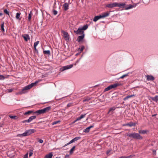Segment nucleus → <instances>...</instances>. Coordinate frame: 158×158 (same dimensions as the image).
Segmentation results:
<instances>
[{
	"mask_svg": "<svg viewBox=\"0 0 158 158\" xmlns=\"http://www.w3.org/2000/svg\"><path fill=\"white\" fill-rule=\"evenodd\" d=\"M29 113H30V111H28V112H26V113H25V114H29Z\"/></svg>",
	"mask_w": 158,
	"mask_h": 158,
	"instance_id": "obj_52",
	"label": "nucleus"
},
{
	"mask_svg": "<svg viewBox=\"0 0 158 158\" xmlns=\"http://www.w3.org/2000/svg\"><path fill=\"white\" fill-rule=\"evenodd\" d=\"M26 122H29V119H28V120H26L25 121H24L23 122V123H25Z\"/></svg>",
	"mask_w": 158,
	"mask_h": 158,
	"instance_id": "obj_51",
	"label": "nucleus"
},
{
	"mask_svg": "<svg viewBox=\"0 0 158 158\" xmlns=\"http://www.w3.org/2000/svg\"><path fill=\"white\" fill-rule=\"evenodd\" d=\"M121 85H122V84L121 83H116L108 86L107 88L105 89L104 91L105 92L107 91L112 89L118 86Z\"/></svg>",
	"mask_w": 158,
	"mask_h": 158,
	"instance_id": "obj_3",
	"label": "nucleus"
},
{
	"mask_svg": "<svg viewBox=\"0 0 158 158\" xmlns=\"http://www.w3.org/2000/svg\"><path fill=\"white\" fill-rule=\"evenodd\" d=\"M4 12L5 13L8 15H9V11L6 9H5L4 10Z\"/></svg>",
	"mask_w": 158,
	"mask_h": 158,
	"instance_id": "obj_42",
	"label": "nucleus"
},
{
	"mask_svg": "<svg viewBox=\"0 0 158 158\" xmlns=\"http://www.w3.org/2000/svg\"><path fill=\"white\" fill-rule=\"evenodd\" d=\"M28 19H30V14H28Z\"/></svg>",
	"mask_w": 158,
	"mask_h": 158,
	"instance_id": "obj_58",
	"label": "nucleus"
},
{
	"mask_svg": "<svg viewBox=\"0 0 158 158\" xmlns=\"http://www.w3.org/2000/svg\"><path fill=\"white\" fill-rule=\"evenodd\" d=\"M57 13L58 12L55 10H53V13L54 15H56L57 14Z\"/></svg>",
	"mask_w": 158,
	"mask_h": 158,
	"instance_id": "obj_39",
	"label": "nucleus"
},
{
	"mask_svg": "<svg viewBox=\"0 0 158 158\" xmlns=\"http://www.w3.org/2000/svg\"><path fill=\"white\" fill-rule=\"evenodd\" d=\"M88 27V26L87 24L84 25L81 28L83 31L87 29Z\"/></svg>",
	"mask_w": 158,
	"mask_h": 158,
	"instance_id": "obj_32",
	"label": "nucleus"
},
{
	"mask_svg": "<svg viewBox=\"0 0 158 158\" xmlns=\"http://www.w3.org/2000/svg\"><path fill=\"white\" fill-rule=\"evenodd\" d=\"M146 77L148 81H153L155 79L153 76L151 75H147L146 76Z\"/></svg>",
	"mask_w": 158,
	"mask_h": 158,
	"instance_id": "obj_13",
	"label": "nucleus"
},
{
	"mask_svg": "<svg viewBox=\"0 0 158 158\" xmlns=\"http://www.w3.org/2000/svg\"><path fill=\"white\" fill-rule=\"evenodd\" d=\"M115 109L116 108L114 107L110 108L108 111V113H111L112 114H113V111L115 110Z\"/></svg>",
	"mask_w": 158,
	"mask_h": 158,
	"instance_id": "obj_21",
	"label": "nucleus"
},
{
	"mask_svg": "<svg viewBox=\"0 0 158 158\" xmlns=\"http://www.w3.org/2000/svg\"><path fill=\"white\" fill-rule=\"evenodd\" d=\"M29 85H28L26 87H25V88H24L22 90L21 92H20V94H23L24 93H25V92H24V90H27L28 89H29Z\"/></svg>",
	"mask_w": 158,
	"mask_h": 158,
	"instance_id": "obj_17",
	"label": "nucleus"
},
{
	"mask_svg": "<svg viewBox=\"0 0 158 158\" xmlns=\"http://www.w3.org/2000/svg\"><path fill=\"white\" fill-rule=\"evenodd\" d=\"M51 107L50 106H48V107L44 108L43 109L40 110H38L35 112V114L38 115L41 114H44L46 112H48L51 109Z\"/></svg>",
	"mask_w": 158,
	"mask_h": 158,
	"instance_id": "obj_2",
	"label": "nucleus"
},
{
	"mask_svg": "<svg viewBox=\"0 0 158 158\" xmlns=\"http://www.w3.org/2000/svg\"><path fill=\"white\" fill-rule=\"evenodd\" d=\"M84 48V47L83 46H81L80 48H79L80 51L81 52L82 51Z\"/></svg>",
	"mask_w": 158,
	"mask_h": 158,
	"instance_id": "obj_43",
	"label": "nucleus"
},
{
	"mask_svg": "<svg viewBox=\"0 0 158 158\" xmlns=\"http://www.w3.org/2000/svg\"><path fill=\"white\" fill-rule=\"evenodd\" d=\"M73 66V64H70L69 65H67L65 66H64L60 69V71L61 72H63L64 70L67 69H68L72 68Z\"/></svg>",
	"mask_w": 158,
	"mask_h": 158,
	"instance_id": "obj_4",
	"label": "nucleus"
},
{
	"mask_svg": "<svg viewBox=\"0 0 158 158\" xmlns=\"http://www.w3.org/2000/svg\"><path fill=\"white\" fill-rule=\"evenodd\" d=\"M110 152V150L107 151L106 152V154L108 155H109L110 154H109Z\"/></svg>",
	"mask_w": 158,
	"mask_h": 158,
	"instance_id": "obj_48",
	"label": "nucleus"
},
{
	"mask_svg": "<svg viewBox=\"0 0 158 158\" xmlns=\"http://www.w3.org/2000/svg\"><path fill=\"white\" fill-rule=\"evenodd\" d=\"M13 90L12 89H8V91L9 92H11Z\"/></svg>",
	"mask_w": 158,
	"mask_h": 158,
	"instance_id": "obj_50",
	"label": "nucleus"
},
{
	"mask_svg": "<svg viewBox=\"0 0 158 158\" xmlns=\"http://www.w3.org/2000/svg\"><path fill=\"white\" fill-rule=\"evenodd\" d=\"M30 114H31V113H32V112L30 111Z\"/></svg>",
	"mask_w": 158,
	"mask_h": 158,
	"instance_id": "obj_60",
	"label": "nucleus"
},
{
	"mask_svg": "<svg viewBox=\"0 0 158 158\" xmlns=\"http://www.w3.org/2000/svg\"><path fill=\"white\" fill-rule=\"evenodd\" d=\"M81 138V137H77L74 138L73 139L75 141Z\"/></svg>",
	"mask_w": 158,
	"mask_h": 158,
	"instance_id": "obj_38",
	"label": "nucleus"
},
{
	"mask_svg": "<svg viewBox=\"0 0 158 158\" xmlns=\"http://www.w3.org/2000/svg\"><path fill=\"white\" fill-rule=\"evenodd\" d=\"M87 101V100L86 99H85L84 100H83L84 102H85L86 101Z\"/></svg>",
	"mask_w": 158,
	"mask_h": 158,
	"instance_id": "obj_56",
	"label": "nucleus"
},
{
	"mask_svg": "<svg viewBox=\"0 0 158 158\" xmlns=\"http://www.w3.org/2000/svg\"><path fill=\"white\" fill-rule=\"evenodd\" d=\"M94 127V125H91L89 127L86 128L85 129H84L83 131L84 132L87 133L89 131V130L90 129L92 128H93Z\"/></svg>",
	"mask_w": 158,
	"mask_h": 158,
	"instance_id": "obj_12",
	"label": "nucleus"
},
{
	"mask_svg": "<svg viewBox=\"0 0 158 158\" xmlns=\"http://www.w3.org/2000/svg\"><path fill=\"white\" fill-rule=\"evenodd\" d=\"M34 48V49L35 50V51H37V49H36V47H35V48Z\"/></svg>",
	"mask_w": 158,
	"mask_h": 158,
	"instance_id": "obj_55",
	"label": "nucleus"
},
{
	"mask_svg": "<svg viewBox=\"0 0 158 158\" xmlns=\"http://www.w3.org/2000/svg\"><path fill=\"white\" fill-rule=\"evenodd\" d=\"M62 32L63 34V36L65 40H69V37L68 33L64 31H62Z\"/></svg>",
	"mask_w": 158,
	"mask_h": 158,
	"instance_id": "obj_5",
	"label": "nucleus"
},
{
	"mask_svg": "<svg viewBox=\"0 0 158 158\" xmlns=\"http://www.w3.org/2000/svg\"><path fill=\"white\" fill-rule=\"evenodd\" d=\"M74 32L77 34L81 35L83 34L84 31H83L81 28L79 27L76 30H74Z\"/></svg>",
	"mask_w": 158,
	"mask_h": 158,
	"instance_id": "obj_6",
	"label": "nucleus"
},
{
	"mask_svg": "<svg viewBox=\"0 0 158 158\" xmlns=\"http://www.w3.org/2000/svg\"><path fill=\"white\" fill-rule=\"evenodd\" d=\"M39 41H37L34 43V48L36 47V46L39 43Z\"/></svg>",
	"mask_w": 158,
	"mask_h": 158,
	"instance_id": "obj_36",
	"label": "nucleus"
},
{
	"mask_svg": "<svg viewBox=\"0 0 158 158\" xmlns=\"http://www.w3.org/2000/svg\"><path fill=\"white\" fill-rule=\"evenodd\" d=\"M33 154V153L31 151V150H30V156H31Z\"/></svg>",
	"mask_w": 158,
	"mask_h": 158,
	"instance_id": "obj_53",
	"label": "nucleus"
},
{
	"mask_svg": "<svg viewBox=\"0 0 158 158\" xmlns=\"http://www.w3.org/2000/svg\"><path fill=\"white\" fill-rule=\"evenodd\" d=\"M84 34L81 35L79 36L77 39V40H78V42H80L84 38Z\"/></svg>",
	"mask_w": 158,
	"mask_h": 158,
	"instance_id": "obj_18",
	"label": "nucleus"
},
{
	"mask_svg": "<svg viewBox=\"0 0 158 158\" xmlns=\"http://www.w3.org/2000/svg\"><path fill=\"white\" fill-rule=\"evenodd\" d=\"M36 118V116H33L30 117V122L33 119L35 118Z\"/></svg>",
	"mask_w": 158,
	"mask_h": 158,
	"instance_id": "obj_40",
	"label": "nucleus"
},
{
	"mask_svg": "<svg viewBox=\"0 0 158 158\" xmlns=\"http://www.w3.org/2000/svg\"><path fill=\"white\" fill-rule=\"evenodd\" d=\"M126 135L130 138H132L134 139H141L143 137L139 134L135 132L131 133H126Z\"/></svg>",
	"mask_w": 158,
	"mask_h": 158,
	"instance_id": "obj_1",
	"label": "nucleus"
},
{
	"mask_svg": "<svg viewBox=\"0 0 158 158\" xmlns=\"http://www.w3.org/2000/svg\"><path fill=\"white\" fill-rule=\"evenodd\" d=\"M136 125V123L132 122H130V123H127L124 125V126H128L130 127H131L133 126H135Z\"/></svg>",
	"mask_w": 158,
	"mask_h": 158,
	"instance_id": "obj_11",
	"label": "nucleus"
},
{
	"mask_svg": "<svg viewBox=\"0 0 158 158\" xmlns=\"http://www.w3.org/2000/svg\"><path fill=\"white\" fill-rule=\"evenodd\" d=\"M36 132V130L34 129H30V134Z\"/></svg>",
	"mask_w": 158,
	"mask_h": 158,
	"instance_id": "obj_41",
	"label": "nucleus"
},
{
	"mask_svg": "<svg viewBox=\"0 0 158 158\" xmlns=\"http://www.w3.org/2000/svg\"><path fill=\"white\" fill-rule=\"evenodd\" d=\"M109 12H106L102 14V15H100L101 16L102 18L108 16L109 15Z\"/></svg>",
	"mask_w": 158,
	"mask_h": 158,
	"instance_id": "obj_14",
	"label": "nucleus"
},
{
	"mask_svg": "<svg viewBox=\"0 0 158 158\" xmlns=\"http://www.w3.org/2000/svg\"><path fill=\"white\" fill-rule=\"evenodd\" d=\"M30 19H31V11H30Z\"/></svg>",
	"mask_w": 158,
	"mask_h": 158,
	"instance_id": "obj_59",
	"label": "nucleus"
},
{
	"mask_svg": "<svg viewBox=\"0 0 158 158\" xmlns=\"http://www.w3.org/2000/svg\"><path fill=\"white\" fill-rule=\"evenodd\" d=\"M60 121H57L54 122L52 123V125H54L55 124H57L60 123Z\"/></svg>",
	"mask_w": 158,
	"mask_h": 158,
	"instance_id": "obj_37",
	"label": "nucleus"
},
{
	"mask_svg": "<svg viewBox=\"0 0 158 158\" xmlns=\"http://www.w3.org/2000/svg\"><path fill=\"white\" fill-rule=\"evenodd\" d=\"M9 117L10 118H11L13 119H16L18 118V117L16 116L15 115H10L9 116Z\"/></svg>",
	"mask_w": 158,
	"mask_h": 158,
	"instance_id": "obj_28",
	"label": "nucleus"
},
{
	"mask_svg": "<svg viewBox=\"0 0 158 158\" xmlns=\"http://www.w3.org/2000/svg\"><path fill=\"white\" fill-rule=\"evenodd\" d=\"M43 52L44 54L47 55L48 56L50 55V52L48 50L44 51Z\"/></svg>",
	"mask_w": 158,
	"mask_h": 158,
	"instance_id": "obj_23",
	"label": "nucleus"
},
{
	"mask_svg": "<svg viewBox=\"0 0 158 158\" xmlns=\"http://www.w3.org/2000/svg\"><path fill=\"white\" fill-rule=\"evenodd\" d=\"M148 131L147 130H141L138 131V132L139 134H146Z\"/></svg>",
	"mask_w": 158,
	"mask_h": 158,
	"instance_id": "obj_19",
	"label": "nucleus"
},
{
	"mask_svg": "<svg viewBox=\"0 0 158 158\" xmlns=\"http://www.w3.org/2000/svg\"><path fill=\"white\" fill-rule=\"evenodd\" d=\"M153 153L154 155H156V151L155 150H153Z\"/></svg>",
	"mask_w": 158,
	"mask_h": 158,
	"instance_id": "obj_49",
	"label": "nucleus"
},
{
	"mask_svg": "<svg viewBox=\"0 0 158 158\" xmlns=\"http://www.w3.org/2000/svg\"><path fill=\"white\" fill-rule=\"evenodd\" d=\"M128 75V73H127V74H125L124 75H122L121 77H120L119 78L122 79H123L124 77H127Z\"/></svg>",
	"mask_w": 158,
	"mask_h": 158,
	"instance_id": "obj_33",
	"label": "nucleus"
},
{
	"mask_svg": "<svg viewBox=\"0 0 158 158\" xmlns=\"http://www.w3.org/2000/svg\"><path fill=\"white\" fill-rule=\"evenodd\" d=\"M75 146H74L70 150L69 152V153L70 154H73V151H74L75 149Z\"/></svg>",
	"mask_w": 158,
	"mask_h": 158,
	"instance_id": "obj_30",
	"label": "nucleus"
},
{
	"mask_svg": "<svg viewBox=\"0 0 158 158\" xmlns=\"http://www.w3.org/2000/svg\"><path fill=\"white\" fill-rule=\"evenodd\" d=\"M133 156L132 155H131L128 156H122L118 158H131Z\"/></svg>",
	"mask_w": 158,
	"mask_h": 158,
	"instance_id": "obj_29",
	"label": "nucleus"
},
{
	"mask_svg": "<svg viewBox=\"0 0 158 158\" xmlns=\"http://www.w3.org/2000/svg\"><path fill=\"white\" fill-rule=\"evenodd\" d=\"M86 114H81L80 117H78L77 118V120H79L82 118H84Z\"/></svg>",
	"mask_w": 158,
	"mask_h": 158,
	"instance_id": "obj_24",
	"label": "nucleus"
},
{
	"mask_svg": "<svg viewBox=\"0 0 158 158\" xmlns=\"http://www.w3.org/2000/svg\"><path fill=\"white\" fill-rule=\"evenodd\" d=\"M20 13H16V18L17 19H18L19 20H20Z\"/></svg>",
	"mask_w": 158,
	"mask_h": 158,
	"instance_id": "obj_26",
	"label": "nucleus"
},
{
	"mask_svg": "<svg viewBox=\"0 0 158 158\" xmlns=\"http://www.w3.org/2000/svg\"><path fill=\"white\" fill-rule=\"evenodd\" d=\"M72 106V104L71 103H69L68 104L67 106L68 107H69Z\"/></svg>",
	"mask_w": 158,
	"mask_h": 158,
	"instance_id": "obj_47",
	"label": "nucleus"
},
{
	"mask_svg": "<svg viewBox=\"0 0 158 158\" xmlns=\"http://www.w3.org/2000/svg\"><path fill=\"white\" fill-rule=\"evenodd\" d=\"M151 98L152 100L157 102L158 101V96H156L154 97Z\"/></svg>",
	"mask_w": 158,
	"mask_h": 158,
	"instance_id": "obj_25",
	"label": "nucleus"
},
{
	"mask_svg": "<svg viewBox=\"0 0 158 158\" xmlns=\"http://www.w3.org/2000/svg\"><path fill=\"white\" fill-rule=\"evenodd\" d=\"M28 157V153L24 155L23 158H27Z\"/></svg>",
	"mask_w": 158,
	"mask_h": 158,
	"instance_id": "obj_46",
	"label": "nucleus"
},
{
	"mask_svg": "<svg viewBox=\"0 0 158 158\" xmlns=\"http://www.w3.org/2000/svg\"><path fill=\"white\" fill-rule=\"evenodd\" d=\"M101 18H102L100 15L95 16L94 18L93 21L96 22L97 21L98 19Z\"/></svg>",
	"mask_w": 158,
	"mask_h": 158,
	"instance_id": "obj_16",
	"label": "nucleus"
},
{
	"mask_svg": "<svg viewBox=\"0 0 158 158\" xmlns=\"http://www.w3.org/2000/svg\"><path fill=\"white\" fill-rule=\"evenodd\" d=\"M2 15V13H0V15Z\"/></svg>",
	"mask_w": 158,
	"mask_h": 158,
	"instance_id": "obj_61",
	"label": "nucleus"
},
{
	"mask_svg": "<svg viewBox=\"0 0 158 158\" xmlns=\"http://www.w3.org/2000/svg\"><path fill=\"white\" fill-rule=\"evenodd\" d=\"M78 120H77V119L74 121L73 122V123H75Z\"/></svg>",
	"mask_w": 158,
	"mask_h": 158,
	"instance_id": "obj_54",
	"label": "nucleus"
},
{
	"mask_svg": "<svg viewBox=\"0 0 158 158\" xmlns=\"http://www.w3.org/2000/svg\"><path fill=\"white\" fill-rule=\"evenodd\" d=\"M63 8L65 11L69 9V5L67 3H65L63 6Z\"/></svg>",
	"mask_w": 158,
	"mask_h": 158,
	"instance_id": "obj_10",
	"label": "nucleus"
},
{
	"mask_svg": "<svg viewBox=\"0 0 158 158\" xmlns=\"http://www.w3.org/2000/svg\"><path fill=\"white\" fill-rule=\"evenodd\" d=\"M29 131H27L22 134H19L17 135V137H23L29 135Z\"/></svg>",
	"mask_w": 158,
	"mask_h": 158,
	"instance_id": "obj_8",
	"label": "nucleus"
},
{
	"mask_svg": "<svg viewBox=\"0 0 158 158\" xmlns=\"http://www.w3.org/2000/svg\"><path fill=\"white\" fill-rule=\"evenodd\" d=\"M126 5L125 3H118L116 2V7H124V6Z\"/></svg>",
	"mask_w": 158,
	"mask_h": 158,
	"instance_id": "obj_9",
	"label": "nucleus"
},
{
	"mask_svg": "<svg viewBox=\"0 0 158 158\" xmlns=\"http://www.w3.org/2000/svg\"><path fill=\"white\" fill-rule=\"evenodd\" d=\"M37 82H36L35 83H33L30 84V88L33 86H35L36 85Z\"/></svg>",
	"mask_w": 158,
	"mask_h": 158,
	"instance_id": "obj_34",
	"label": "nucleus"
},
{
	"mask_svg": "<svg viewBox=\"0 0 158 158\" xmlns=\"http://www.w3.org/2000/svg\"><path fill=\"white\" fill-rule=\"evenodd\" d=\"M136 6V5H129L126 7L125 9L126 10H127L134 7H135Z\"/></svg>",
	"mask_w": 158,
	"mask_h": 158,
	"instance_id": "obj_15",
	"label": "nucleus"
},
{
	"mask_svg": "<svg viewBox=\"0 0 158 158\" xmlns=\"http://www.w3.org/2000/svg\"><path fill=\"white\" fill-rule=\"evenodd\" d=\"M75 142L74 140V139H72L71 140L69 143L66 144L64 146V147H65L66 146H67L68 145L71 144V143H73V142Z\"/></svg>",
	"mask_w": 158,
	"mask_h": 158,
	"instance_id": "obj_31",
	"label": "nucleus"
},
{
	"mask_svg": "<svg viewBox=\"0 0 158 158\" xmlns=\"http://www.w3.org/2000/svg\"><path fill=\"white\" fill-rule=\"evenodd\" d=\"M4 79V77L2 75H0V80H2Z\"/></svg>",
	"mask_w": 158,
	"mask_h": 158,
	"instance_id": "obj_44",
	"label": "nucleus"
},
{
	"mask_svg": "<svg viewBox=\"0 0 158 158\" xmlns=\"http://www.w3.org/2000/svg\"><path fill=\"white\" fill-rule=\"evenodd\" d=\"M38 142L40 143H42L43 142V140H42L41 139H40L39 140Z\"/></svg>",
	"mask_w": 158,
	"mask_h": 158,
	"instance_id": "obj_45",
	"label": "nucleus"
},
{
	"mask_svg": "<svg viewBox=\"0 0 158 158\" xmlns=\"http://www.w3.org/2000/svg\"><path fill=\"white\" fill-rule=\"evenodd\" d=\"M23 37L26 41H27L29 39V36L27 35H23Z\"/></svg>",
	"mask_w": 158,
	"mask_h": 158,
	"instance_id": "obj_27",
	"label": "nucleus"
},
{
	"mask_svg": "<svg viewBox=\"0 0 158 158\" xmlns=\"http://www.w3.org/2000/svg\"><path fill=\"white\" fill-rule=\"evenodd\" d=\"M135 96V95L134 94L127 96L126 97L123 98V100L125 101L128 99L129 98L134 97Z\"/></svg>",
	"mask_w": 158,
	"mask_h": 158,
	"instance_id": "obj_20",
	"label": "nucleus"
},
{
	"mask_svg": "<svg viewBox=\"0 0 158 158\" xmlns=\"http://www.w3.org/2000/svg\"><path fill=\"white\" fill-rule=\"evenodd\" d=\"M106 7L109 8H112L116 7V2H114L107 4L106 5Z\"/></svg>",
	"mask_w": 158,
	"mask_h": 158,
	"instance_id": "obj_7",
	"label": "nucleus"
},
{
	"mask_svg": "<svg viewBox=\"0 0 158 158\" xmlns=\"http://www.w3.org/2000/svg\"><path fill=\"white\" fill-rule=\"evenodd\" d=\"M56 158H60L56 157Z\"/></svg>",
	"mask_w": 158,
	"mask_h": 158,
	"instance_id": "obj_62",
	"label": "nucleus"
},
{
	"mask_svg": "<svg viewBox=\"0 0 158 158\" xmlns=\"http://www.w3.org/2000/svg\"><path fill=\"white\" fill-rule=\"evenodd\" d=\"M4 23H3L1 24V29H2V31L3 32L4 31H5V30H4Z\"/></svg>",
	"mask_w": 158,
	"mask_h": 158,
	"instance_id": "obj_35",
	"label": "nucleus"
},
{
	"mask_svg": "<svg viewBox=\"0 0 158 158\" xmlns=\"http://www.w3.org/2000/svg\"><path fill=\"white\" fill-rule=\"evenodd\" d=\"M56 5V2H55L54 4V6H55Z\"/></svg>",
	"mask_w": 158,
	"mask_h": 158,
	"instance_id": "obj_57",
	"label": "nucleus"
},
{
	"mask_svg": "<svg viewBox=\"0 0 158 158\" xmlns=\"http://www.w3.org/2000/svg\"><path fill=\"white\" fill-rule=\"evenodd\" d=\"M53 154L52 152L50 153L49 154L46 155L44 158H52Z\"/></svg>",
	"mask_w": 158,
	"mask_h": 158,
	"instance_id": "obj_22",
	"label": "nucleus"
}]
</instances>
